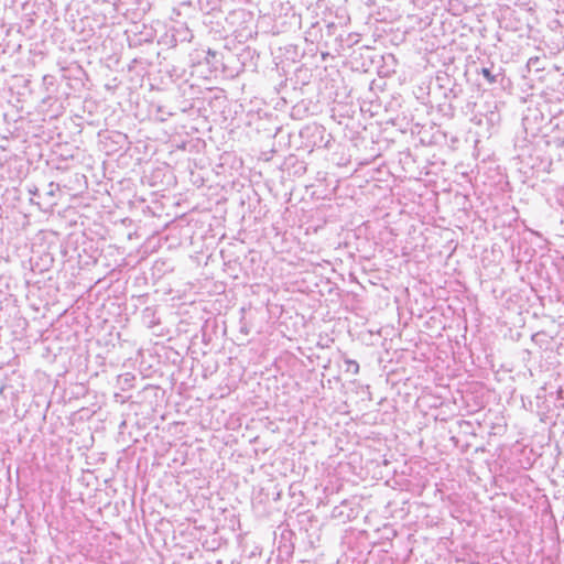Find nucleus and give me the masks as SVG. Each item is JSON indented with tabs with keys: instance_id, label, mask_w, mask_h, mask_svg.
I'll return each mask as SVG.
<instances>
[{
	"instance_id": "obj_1",
	"label": "nucleus",
	"mask_w": 564,
	"mask_h": 564,
	"mask_svg": "<svg viewBox=\"0 0 564 564\" xmlns=\"http://www.w3.org/2000/svg\"><path fill=\"white\" fill-rule=\"evenodd\" d=\"M481 74L490 84H494L496 82V76L492 75L488 68H482Z\"/></svg>"
}]
</instances>
